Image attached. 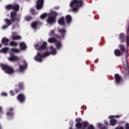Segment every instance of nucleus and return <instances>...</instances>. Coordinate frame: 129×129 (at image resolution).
Instances as JSON below:
<instances>
[{"label": "nucleus", "mask_w": 129, "mask_h": 129, "mask_svg": "<svg viewBox=\"0 0 129 129\" xmlns=\"http://www.w3.org/2000/svg\"><path fill=\"white\" fill-rule=\"evenodd\" d=\"M83 6V1L81 0H73L70 4L73 12H76Z\"/></svg>", "instance_id": "nucleus-1"}, {"label": "nucleus", "mask_w": 129, "mask_h": 129, "mask_svg": "<svg viewBox=\"0 0 129 129\" xmlns=\"http://www.w3.org/2000/svg\"><path fill=\"white\" fill-rule=\"evenodd\" d=\"M58 16V13L55 11H53L48 15V18L47 19V22L49 25H53L56 23V18Z\"/></svg>", "instance_id": "nucleus-2"}, {"label": "nucleus", "mask_w": 129, "mask_h": 129, "mask_svg": "<svg viewBox=\"0 0 129 129\" xmlns=\"http://www.w3.org/2000/svg\"><path fill=\"white\" fill-rule=\"evenodd\" d=\"M50 55V52L46 51L44 53H42V51H38L36 55L34 57V60L37 62H42L43 61V58L47 57V56Z\"/></svg>", "instance_id": "nucleus-3"}, {"label": "nucleus", "mask_w": 129, "mask_h": 129, "mask_svg": "<svg viewBox=\"0 0 129 129\" xmlns=\"http://www.w3.org/2000/svg\"><path fill=\"white\" fill-rule=\"evenodd\" d=\"M0 67L1 68V69H2L5 73H7V74H13V73L15 72L14 68L8 64L1 63Z\"/></svg>", "instance_id": "nucleus-4"}, {"label": "nucleus", "mask_w": 129, "mask_h": 129, "mask_svg": "<svg viewBox=\"0 0 129 129\" xmlns=\"http://www.w3.org/2000/svg\"><path fill=\"white\" fill-rule=\"evenodd\" d=\"M10 19L13 23L15 22L19 23V22H20V18H17V12H16V11H12L11 12Z\"/></svg>", "instance_id": "nucleus-5"}, {"label": "nucleus", "mask_w": 129, "mask_h": 129, "mask_svg": "<svg viewBox=\"0 0 129 129\" xmlns=\"http://www.w3.org/2000/svg\"><path fill=\"white\" fill-rule=\"evenodd\" d=\"M47 42H46V41H44L40 46H39V44H36L35 45V48L38 51H43V50H46V48H47Z\"/></svg>", "instance_id": "nucleus-6"}, {"label": "nucleus", "mask_w": 129, "mask_h": 129, "mask_svg": "<svg viewBox=\"0 0 129 129\" xmlns=\"http://www.w3.org/2000/svg\"><path fill=\"white\" fill-rule=\"evenodd\" d=\"M16 86L18 87L16 88L14 91L16 94H18L19 92H21L22 90H24V82H20L19 84L16 85Z\"/></svg>", "instance_id": "nucleus-7"}, {"label": "nucleus", "mask_w": 129, "mask_h": 129, "mask_svg": "<svg viewBox=\"0 0 129 129\" xmlns=\"http://www.w3.org/2000/svg\"><path fill=\"white\" fill-rule=\"evenodd\" d=\"M44 7V0H37L36 5V9L37 11H41Z\"/></svg>", "instance_id": "nucleus-8"}, {"label": "nucleus", "mask_w": 129, "mask_h": 129, "mask_svg": "<svg viewBox=\"0 0 129 129\" xmlns=\"http://www.w3.org/2000/svg\"><path fill=\"white\" fill-rule=\"evenodd\" d=\"M114 78H115V83L117 85H119L120 83H121V81H122V78L121 76L119 75L118 74H115L114 75Z\"/></svg>", "instance_id": "nucleus-9"}, {"label": "nucleus", "mask_w": 129, "mask_h": 129, "mask_svg": "<svg viewBox=\"0 0 129 129\" xmlns=\"http://www.w3.org/2000/svg\"><path fill=\"white\" fill-rule=\"evenodd\" d=\"M17 99L19 102H21V103H24L26 101V96L23 93L19 94L17 96Z\"/></svg>", "instance_id": "nucleus-10"}, {"label": "nucleus", "mask_w": 129, "mask_h": 129, "mask_svg": "<svg viewBox=\"0 0 129 129\" xmlns=\"http://www.w3.org/2000/svg\"><path fill=\"white\" fill-rule=\"evenodd\" d=\"M57 31L60 34L62 39H64L66 36V33H67V30H66V29H58Z\"/></svg>", "instance_id": "nucleus-11"}, {"label": "nucleus", "mask_w": 129, "mask_h": 129, "mask_svg": "<svg viewBox=\"0 0 129 129\" xmlns=\"http://www.w3.org/2000/svg\"><path fill=\"white\" fill-rule=\"evenodd\" d=\"M28 68V63L26 61H23V64L19 66V71L20 72H24L25 69Z\"/></svg>", "instance_id": "nucleus-12"}, {"label": "nucleus", "mask_w": 129, "mask_h": 129, "mask_svg": "<svg viewBox=\"0 0 129 129\" xmlns=\"http://www.w3.org/2000/svg\"><path fill=\"white\" fill-rule=\"evenodd\" d=\"M119 48L120 50L122 52H125L126 58H127L128 56V51H127V50L125 49V47L124 46V45H123L122 44H119Z\"/></svg>", "instance_id": "nucleus-13"}, {"label": "nucleus", "mask_w": 129, "mask_h": 129, "mask_svg": "<svg viewBox=\"0 0 129 129\" xmlns=\"http://www.w3.org/2000/svg\"><path fill=\"white\" fill-rule=\"evenodd\" d=\"M119 37L120 39V43H124L126 42V39L125 40V34L123 33H121L119 34Z\"/></svg>", "instance_id": "nucleus-14"}, {"label": "nucleus", "mask_w": 129, "mask_h": 129, "mask_svg": "<svg viewBox=\"0 0 129 129\" xmlns=\"http://www.w3.org/2000/svg\"><path fill=\"white\" fill-rule=\"evenodd\" d=\"M9 42H10V39L7 37H3L1 40L2 44L4 45V46H8L9 45Z\"/></svg>", "instance_id": "nucleus-15"}, {"label": "nucleus", "mask_w": 129, "mask_h": 129, "mask_svg": "<svg viewBox=\"0 0 129 129\" xmlns=\"http://www.w3.org/2000/svg\"><path fill=\"white\" fill-rule=\"evenodd\" d=\"M7 115L10 116V117L14 116V108L11 107L9 108L7 112Z\"/></svg>", "instance_id": "nucleus-16"}, {"label": "nucleus", "mask_w": 129, "mask_h": 129, "mask_svg": "<svg viewBox=\"0 0 129 129\" xmlns=\"http://www.w3.org/2000/svg\"><path fill=\"white\" fill-rule=\"evenodd\" d=\"M58 23L60 26H65V18L64 17L60 18L58 20Z\"/></svg>", "instance_id": "nucleus-17"}, {"label": "nucleus", "mask_w": 129, "mask_h": 129, "mask_svg": "<svg viewBox=\"0 0 129 129\" xmlns=\"http://www.w3.org/2000/svg\"><path fill=\"white\" fill-rule=\"evenodd\" d=\"M114 53L116 57H120V56H122V52L118 49H115L114 51Z\"/></svg>", "instance_id": "nucleus-18"}, {"label": "nucleus", "mask_w": 129, "mask_h": 129, "mask_svg": "<svg viewBox=\"0 0 129 129\" xmlns=\"http://www.w3.org/2000/svg\"><path fill=\"white\" fill-rule=\"evenodd\" d=\"M12 10H13V12H19L20 11V5L19 4H14L12 5Z\"/></svg>", "instance_id": "nucleus-19"}, {"label": "nucleus", "mask_w": 129, "mask_h": 129, "mask_svg": "<svg viewBox=\"0 0 129 129\" xmlns=\"http://www.w3.org/2000/svg\"><path fill=\"white\" fill-rule=\"evenodd\" d=\"M66 21L67 24H71V22H72V17L71 16V15H67L66 16Z\"/></svg>", "instance_id": "nucleus-20"}, {"label": "nucleus", "mask_w": 129, "mask_h": 129, "mask_svg": "<svg viewBox=\"0 0 129 129\" xmlns=\"http://www.w3.org/2000/svg\"><path fill=\"white\" fill-rule=\"evenodd\" d=\"M4 22L6 23V25H7L9 27V26H12L13 24V21L11 19L9 18H6L4 20Z\"/></svg>", "instance_id": "nucleus-21"}, {"label": "nucleus", "mask_w": 129, "mask_h": 129, "mask_svg": "<svg viewBox=\"0 0 129 129\" xmlns=\"http://www.w3.org/2000/svg\"><path fill=\"white\" fill-rule=\"evenodd\" d=\"M117 123V120L115 119L111 118L110 120V125H112V126H114L115 124Z\"/></svg>", "instance_id": "nucleus-22"}, {"label": "nucleus", "mask_w": 129, "mask_h": 129, "mask_svg": "<svg viewBox=\"0 0 129 129\" xmlns=\"http://www.w3.org/2000/svg\"><path fill=\"white\" fill-rule=\"evenodd\" d=\"M50 49L51 50L50 54H51V55H55V54L57 53L56 48H54L53 46H50Z\"/></svg>", "instance_id": "nucleus-23"}, {"label": "nucleus", "mask_w": 129, "mask_h": 129, "mask_svg": "<svg viewBox=\"0 0 129 129\" xmlns=\"http://www.w3.org/2000/svg\"><path fill=\"white\" fill-rule=\"evenodd\" d=\"M19 46L21 50H26L27 49V45L24 42H21Z\"/></svg>", "instance_id": "nucleus-24"}, {"label": "nucleus", "mask_w": 129, "mask_h": 129, "mask_svg": "<svg viewBox=\"0 0 129 129\" xmlns=\"http://www.w3.org/2000/svg\"><path fill=\"white\" fill-rule=\"evenodd\" d=\"M48 43H56L57 42V39L55 38V37H50L48 39Z\"/></svg>", "instance_id": "nucleus-25"}, {"label": "nucleus", "mask_w": 129, "mask_h": 129, "mask_svg": "<svg viewBox=\"0 0 129 129\" xmlns=\"http://www.w3.org/2000/svg\"><path fill=\"white\" fill-rule=\"evenodd\" d=\"M9 59L10 61H16L18 60V58L16 55H15V54H14V53H13L11 54V56L9 58Z\"/></svg>", "instance_id": "nucleus-26"}, {"label": "nucleus", "mask_w": 129, "mask_h": 129, "mask_svg": "<svg viewBox=\"0 0 129 129\" xmlns=\"http://www.w3.org/2000/svg\"><path fill=\"white\" fill-rule=\"evenodd\" d=\"M12 40H21L22 39V37L20 35H13L12 36Z\"/></svg>", "instance_id": "nucleus-27"}, {"label": "nucleus", "mask_w": 129, "mask_h": 129, "mask_svg": "<svg viewBox=\"0 0 129 129\" xmlns=\"http://www.w3.org/2000/svg\"><path fill=\"white\" fill-rule=\"evenodd\" d=\"M55 45L57 49H60V48L62 47V43H61V41H58V40H57V42L55 43Z\"/></svg>", "instance_id": "nucleus-28"}, {"label": "nucleus", "mask_w": 129, "mask_h": 129, "mask_svg": "<svg viewBox=\"0 0 129 129\" xmlns=\"http://www.w3.org/2000/svg\"><path fill=\"white\" fill-rule=\"evenodd\" d=\"M83 124L81 123H77L75 125L76 127L78 129H83Z\"/></svg>", "instance_id": "nucleus-29"}, {"label": "nucleus", "mask_w": 129, "mask_h": 129, "mask_svg": "<svg viewBox=\"0 0 129 129\" xmlns=\"http://www.w3.org/2000/svg\"><path fill=\"white\" fill-rule=\"evenodd\" d=\"M31 27L36 30L38 27V23L37 22H34L31 24Z\"/></svg>", "instance_id": "nucleus-30"}, {"label": "nucleus", "mask_w": 129, "mask_h": 129, "mask_svg": "<svg viewBox=\"0 0 129 129\" xmlns=\"http://www.w3.org/2000/svg\"><path fill=\"white\" fill-rule=\"evenodd\" d=\"M10 46H12V47H17V46H18V42H16L14 41H11L10 42Z\"/></svg>", "instance_id": "nucleus-31"}, {"label": "nucleus", "mask_w": 129, "mask_h": 129, "mask_svg": "<svg viewBox=\"0 0 129 129\" xmlns=\"http://www.w3.org/2000/svg\"><path fill=\"white\" fill-rule=\"evenodd\" d=\"M83 129H85L88 125H89V123L87 121H84L83 122Z\"/></svg>", "instance_id": "nucleus-32"}, {"label": "nucleus", "mask_w": 129, "mask_h": 129, "mask_svg": "<svg viewBox=\"0 0 129 129\" xmlns=\"http://www.w3.org/2000/svg\"><path fill=\"white\" fill-rule=\"evenodd\" d=\"M9 50H10V48L9 47H5L2 49L1 51L3 53H8Z\"/></svg>", "instance_id": "nucleus-33"}, {"label": "nucleus", "mask_w": 129, "mask_h": 129, "mask_svg": "<svg viewBox=\"0 0 129 129\" xmlns=\"http://www.w3.org/2000/svg\"><path fill=\"white\" fill-rule=\"evenodd\" d=\"M11 51L14 52V53H20L21 52V50L17 48H11Z\"/></svg>", "instance_id": "nucleus-34"}, {"label": "nucleus", "mask_w": 129, "mask_h": 129, "mask_svg": "<svg viewBox=\"0 0 129 129\" xmlns=\"http://www.w3.org/2000/svg\"><path fill=\"white\" fill-rule=\"evenodd\" d=\"M6 10H8L10 11V10H12V4L8 5L5 7Z\"/></svg>", "instance_id": "nucleus-35"}, {"label": "nucleus", "mask_w": 129, "mask_h": 129, "mask_svg": "<svg viewBox=\"0 0 129 129\" xmlns=\"http://www.w3.org/2000/svg\"><path fill=\"white\" fill-rule=\"evenodd\" d=\"M30 13L32 14V15H33V16H35V15H37V14H38V13H35V9L34 8L30 9Z\"/></svg>", "instance_id": "nucleus-36"}, {"label": "nucleus", "mask_w": 129, "mask_h": 129, "mask_svg": "<svg viewBox=\"0 0 129 129\" xmlns=\"http://www.w3.org/2000/svg\"><path fill=\"white\" fill-rule=\"evenodd\" d=\"M25 21H27V22H30L31 20H32V17L30 16H26L25 17Z\"/></svg>", "instance_id": "nucleus-37"}, {"label": "nucleus", "mask_w": 129, "mask_h": 129, "mask_svg": "<svg viewBox=\"0 0 129 129\" xmlns=\"http://www.w3.org/2000/svg\"><path fill=\"white\" fill-rule=\"evenodd\" d=\"M47 16V13H44L40 16V19H46V17Z\"/></svg>", "instance_id": "nucleus-38"}, {"label": "nucleus", "mask_w": 129, "mask_h": 129, "mask_svg": "<svg viewBox=\"0 0 129 129\" xmlns=\"http://www.w3.org/2000/svg\"><path fill=\"white\" fill-rule=\"evenodd\" d=\"M114 117H116V118H119L120 117V116L119 115H115V116H109V118H114Z\"/></svg>", "instance_id": "nucleus-39"}, {"label": "nucleus", "mask_w": 129, "mask_h": 129, "mask_svg": "<svg viewBox=\"0 0 129 129\" xmlns=\"http://www.w3.org/2000/svg\"><path fill=\"white\" fill-rule=\"evenodd\" d=\"M55 35L56 34H55V30H51L50 32V36H53V37H54Z\"/></svg>", "instance_id": "nucleus-40"}, {"label": "nucleus", "mask_w": 129, "mask_h": 129, "mask_svg": "<svg viewBox=\"0 0 129 129\" xmlns=\"http://www.w3.org/2000/svg\"><path fill=\"white\" fill-rule=\"evenodd\" d=\"M54 37L57 39H62V36L61 35H59V34H55Z\"/></svg>", "instance_id": "nucleus-41"}, {"label": "nucleus", "mask_w": 129, "mask_h": 129, "mask_svg": "<svg viewBox=\"0 0 129 129\" xmlns=\"http://www.w3.org/2000/svg\"><path fill=\"white\" fill-rule=\"evenodd\" d=\"M81 120H82V119L81 118H77L76 119V122H77V123H81L80 121H81Z\"/></svg>", "instance_id": "nucleus-42"}, {"label": "nucleus", "mask_w": 129, "mask_h": 129, "mask_svg": "<svg viewBox=\"0 0 129 129\" xmlns=\"http://www.w3.org/2000/svg\"><path fill=\"white\" fill-rule=\"evenodd\" d=\"M8 28H9V25L6 24V25H4L3 26L2 29H3V30H6V29H8Z\"/></svg>", "instance_id": "nucleus-43"}, {"label": "nucleus", "mask_w": 129, "mask_h": 129, "mask_svg": "<svg viewBox=\"0 0 129 129\" xmlns=\"http://www.w3.org/2000/svg\"><path fill=\"white\" fill-rule=\"evenodd\" d=\"M10 94H11V95H12V96H15V92H14V91H10Z\"/></svg>", "instance_id": "nucleus-44"}, {"label": "nucleus", "mask_w": 129, "mask_h": 129, "mask_svg": "<svg viewBox=\"0 0 129 129\" xmlns=\"http://www.w3.org/2000/svg\"><path fill=\"white\" fill-rule=\"evenodd\" d=\"M1 95L2 96H8V94L6 92L2 93Z\"/></svg>", "instance_id": "nucleus-45"}, {"label": "nucleus", "mask_w": 129, "mask_h": 129, "mask_svg": "<svg viewBox=\"0 0 129 129\" xmlns=\"http://www.w3.org/2000/svg\"><path fill=\"white\" fill-rule=\"evenodd\" d=\"M125 129H129V123H126L125 124Z\"/></svg>", "instance_id": "nucleus-46"}, {"label": "nucleus", "mask_w": 129, "mask_h": 129, "mask_svg": "<svg viewBox=\"0 0 129 129\" xmlns=\"http://www.w3.org/2000/svg\"><path fill=\"white\" fill-rule=\"evenodd\" d=\"M92 50H93V49L92 47L88 48L87 49L88 52H91V51H92Z\"/></svg>", "instance_id": "nucleus-47"}, {"label": "nucleus", "mask_w": 129, "mask_h": 129, "mask_svg": "<svg viewBox=\"0 0 129 129\" xmlns=\"http://www.w3.org/2000/svg\"><path fill=\"white\" fill-rule=\"evenodd\" d=\"M115 129H124V128H123V126H120V127H116Z\"/></svg>", "instance_id": "nucleus-48"}, {"label": "nucleus", "mask_w": 129, "mask_h": 129, "mask_svg": "<svg viewBox=\"0 0 129 129\" xmlns=\"http://www.w3.org/2000/svg\"><path fill=\"white\" fill-rule=\"evenodd\" d=\"M104 123H105V124L107 125V124H108V121L105 120V121H104Z\"/></svg>", "instance_id": "nucleus-49"}, {"label": "nucleus", "mask_w": 129, "mask_h": 129, "mask_svg": "<svg viewBox=\"0 0 129 129\" xmlns=\"http://www.w3.org/2000/svg\"><path fill=\"white\" fill-rule=\"evenodd\" d=\"M101 125H102V124H101V123H98V126L99 127H100V126H101Z\"/></svg>", "instance_id": "nucleus-50"}, {"label": "nucleus", "mask_w": 129, "mask_h": 129, "mask_svg": "<svg viewBox=\"0 0 129 129\" xmlns=\"http://www.w3.org/2000/svg\"><path fill=\"white\" fill-rule=\"evenodd\" d=\"M101 129H107V128L106 126L102 127Z\"/></svg>", "instance_id": "nucleus-51"}, {"label": "nucleus", "mask_w": 129, "mask_h": 129, "mask_svg": "<svg viewBox=\"0 0 129 129\" xmlns=\"http://www.w3.org/2000/svg\"><path fill=\"white\" fill-rule=\"evenodd\" d=\"M55 10H59V7H55Z\"/></svg>", "instance_id": "nucleus-52"}, {"label": "nucleus", "mask_w": 129, "mask_h": 129, "mask_svg": "<svg viewBox=\"0 0 129 129\" xmlns=\"http://www.w3.org/2000/svg\"><path fill=\"white\" fill-rule=\"evenodd\" d=\"M2 110H3V108L0 107V112H2Z\"/></svg>", "instance_id": "nucleus-53"}, {"label": "nucleus", "mask_w": 129, "mask_h": 129, "mask_svg": "<svg viewBox=\"0 0 129 129\" xmlns=\"http://www.w3.org/2000/svg\"><path fill=\"white\" fill-rule=\"evenodd\" d=\"M0 129H2V125L0 124Z\"/></svg>", "instance_id": "nucleus-54"}, {"label": "nucleus", "mask_w": 129, "mask_h": 129, "mask_svg": "<svg viewBox=\"0 0 129 129\" xmlns=\"http://www.w3.org/2000/svg\"><path fill=\"white\" fill-rule=\"evenodd\" d=\"M81 108H84V106H82Z\"/></svg>", "instance_id": "nucleus-55"}, {"label": "nucleus", "mask_w": 129, "mask_h": 129, "mask_svg": "<svg viewBox=\"0 0 129 129\" xmlns=\"http://www.w3.org/2000/svg\"><path fill=\"white\" fill-rule=\"evenodd\" d=\"M1 47H2V44H0V48H1Z\"/></svg>", "instance_id": "nucleus-56"}]
</instances>
